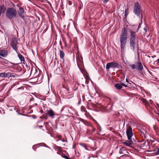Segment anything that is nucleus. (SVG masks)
I'll return each instance as SVG.
<instances>
[{"label":"nucleus","mask_w":159,"mask_h":159,"mask_svg":"<svg viewBox=\"0 0 159 159\" xmlns=\"http://www.w3.org/2000/svg\"><path fill=\"white\" fill-rule=\"evenodd\" d=\"M127 31L125 28L122 30L121 33L120 35V46L121 49V52L124 51V49L125 46L127 42Z\"/></svg>","instance_id":"obj_1"},{"label":"nucleus","mask_w":159,"mask_h":159,"mask_svg":"<svg viewBox=\"0 0 159 159\" xmlns=\"http://www.w3.org/2000/svg\"><path fill=\"white\" fill-rule=\"evenodd\" d=\"M17 14L16 9L12 7L8 8L6 13V17L10 19L15 18Z\"/></svg>","instance_id":"obj_2"},{"label":"nucleus","mask_w":159,"mask_h":159,"mask_svg":"<svg viewBox=\"0 0 159 159\" xmlns=\"http://www.w3.org/2000/svg\"><path fill=\"white\" fill-rule=\"evenodd\" d=\"M136 32L133 30L130 31V35L129 38V45L131 49L133 51L135 49V41L136 40Z\"/></svg>","instance_id":"obj_3"},{"label":"nucleus","mask_w":159,"mask_h":159,"mask_svg":"<svg viewBox=\"0 0 159 159\" xmlns=\"http://www.w3.org/2000/svg\"><path fill=\"white\" fill-rule=\"evenodd\" d=\"M141 9L140 6L138 2H136L134 5V13L137 16H140Z\"/></svg>","instance_id":"obj_4"},{"label":"nucleus","mask_w":159,"mask_h":159,"mask_svg":"<svg viewBox=\"0 0 159 159\" xmlns=\"http://www.w3.org/2000/svg\"><path fill=\"white\" fill-rule=\"evenodd\" d=\"M120 65L117 63L112 62L107 63L106 66V69L107 70H109L111 68H119Z\"/></svg>","instance_id":"obj_5"},{"label":"nucleus","mask_w":159,"mask_h":159,"mask_svg":"<svg viewBox=\"0 0 159 159\" xmlns=\"http://www.w3.org/2000/svg\"><path fill=\"white\" fill-rule=\"evenodd\" d=\"M127 152L126 150L124 148H121L120 149L119 151V153L121 154H124V155L121 156V157L122 158H123L124 159H128V158H129V155H126L125 154V153Z\"/></svg>","instance_id":"obj_6"},{"label":"nucleus","mask_w":159,"mask_h":159,"mask_svg":"<svg viewBox=\"0 0 159 159\" xmlns=\"http://www.w3.org/2000/svg\"><path fill=\"white\" fill-rule=\"evenodd\" d=\"M18 43L17 42V38H14L12 39V41L11 42V44L12 48L15 50L16 52L18 50L17 49V45Z\"/></svg>","instance_id":"obj_7"},{"label":"nucleus","mask_w":159,"mask_h":159,"mask_svg":"<svg viewBox=\"0 0 159 159\" xmlns=\"http://www.w3.org/2000/svg\"><path fill=\"white\" fill-rule=\"evenodd\" d=\"M126 134L129 140L132 139L131 137L133 136V134L132 131V129L130 127H128L126 129Z\"/></svg>","instance_id":"obj_8"},{"label":"nucleus","mask_w":159,"mask_h":159,"mask_svg":"<svg viewBox=\"0 0 159 159\" xmlns=\"http://www.w3.org/2000/svg\"><path fill=\"white\" fill-rule=\"evenodd\" d=\"M18 14L19 16L22 19L25 18V11L23 7H19V11H18Z\"/></svg>","instance_id":"obj_9"},{"label":"nucleus","mask_w":159,"mask_h":159,"mask_svg":"<svg viewBox=\"0 0 159 159\" xmlns=\"http://www.w3.org/2000/svg\"><path fill=\"white\" fill-rule=\"evenodd\" d=\"M47 114H48L52 118H54L55 115L54 111L52 109H50L47 112Z\"/></svg>","instance_id":"obj_10"},{"label":"nucleus","mask_w":159,"mask_h":159,"mask_svg":"<svg viewBox=\"0 0 159 159\" xmlns=\"http://www.w3.org/2000/svg\"><path fill=\"white\" fill-rule=\"evenodd\" d=\"M133 143V142L132 141V139H130V140H129V141L127 140V141L123 143V144L125 145L126 146H130Z\"/></svg>","instance_id":"obj_11"},{"label":"nucleus","mask_w":159,"mask_h":159,"mask_svg":"<svg viewBox=\"0 0 159 159\" xmlns=\"http://www.w3.org/2000/svg\"><path fill=\"white\" fill-rule=\"evenodd\" d=\"M137 68L139 70L141 71L143 69L142 64L140 62H137Z\"/></svg>","instance_id":"obj_12"},{"label":"nucleus","mask_w":159,"mask_h":159,"mask_svg":"<svg viewBox=\"0 0 159 159\" xmlns=\"http://www.w3.org/2000/svg\"><path fill=\"white\" fill-rule=\"evenodd\" d=\"M115 86L116 89L118 90L121 89L122 88L121 84H120L119 83H117L115 84Z\"/></svg>","instance_id":"obj_13"},{"label":"nucleus","mask_w":159,"mask_h":159,"mask_svg":"<svg viewBox=\"0 0 159 159\" xmlns=\"http://www.w3.org/2000/svg\"><path fill=\"white\" fill-rule=\"evenodd\" d=\"M64 52L61 50L60 51V56L61 58L63 59L64 56Z\"/></svg>","instance_id":"obj_14"},{"label":"nucleus","mask_w":159,"mask_h":159,"mask_svg":"<svg viewBox=\"0 0 159 159\" xmlns=\"http://www.w3.org/2000/svg\"><path fill=\"white\" fill-rule=\"evenodd\" d=\"M18 57L21 61H24L25 59L24 57L22 56V55L20 54V53L18 54Z\"/></svg>","instance_id":"obj_15"},{"label":"nucleus","mask_w":159,"mask_h":159,"mask_svg":"<svg viewBox=\"0 0 159 159\" xmlns=\"http://www.w3.org/2000/svg\"><path fill=\"white\" fill-rule=\"evenodd\" d=\"M36 71V70L35 68H34V69L32 68L30 72V75H34Z\"/></svg>","instance_id":"obj_16"},{"label":"nucleus","mask_w":159,"mask_h":159,"mask_svg":"<svg viewBox=\"0 0 159 159\" xmlns=\"http://www.w3.org/2000/svg\"><path fill=\"white\" fill-rule=\"evenodd\" d=\"M11 73L10 72L6 73V78H9L11 77Z\"/></svg>","instance_id":"obj_17"},{"label":"nucleus","mask_w":159,"mask_h":159,"mask_svg":"<svg viewBox=\"0 0 159 159\" xmlns=\"http://www.w3.org/2000/svg\"><path fill=\"white\" fill-rule=\"evenodd\" d=\"M0 77L2 78H6V73H0Z\"/></svg>","instance_id":"obj_18"},{"label":"nucleus","mask_w":159,"mask_h":159,"mask_svg":"<svg viewBox=\"0 0 159 159\" xmlns=\"http://www.w3.org/2000/svg\"><path fill=\"white\" fill-rule=\"evenodd\" d=\"M96 108L98 109V110H100L102 106L100 105H96L95 106Z\"/></svg>","instance_id":"obj_19"},{"label":"nucleus","mask_w":159,"mask_h":159,"mask_svg":"<svg viewBox=\"0 0 159 159\" xmlns=\"http://www.w3.org/2000/svg\"><path fill=\"white\" fill-rule=\"evenodd\" d=\"M154 151L156 155L159 154V148H157V149L155 150Z\"/></svg>","instance_id":"obj_20"},{"label":"nucleus","mask_w":159,"mask_h":159,"mask_svg":"<svg viewBox=\"0 0 159 159\" xmlns=\"http://www.w3.org/2000/svg\"><path fill=\"white\" fill-rule=\"evenodd\" d=\"M140 131L142 134L143 135H144L145 131L144 130V129H140Z\"/></svg>","instance_id":"obj_21"},{"label":"nucleus","mask_w":159,"mask_h":159,"mask_svg":"<svg viewBox=\"0 0 159 159\" xmlns=\"http://www.w3.org/2000/svg\"><path fill=\"white\" fill-rule=\"evenodd\" d=\"M129 66L133 69H134L136 68L135 65L134 64L130 65Z\"/></svg>","instance_id":"obj_22"},{"label":"nucleus","mask_w":159,"mask_h":159,"mask_svg":"<svg viewBox=\"0 0 159 159\" xmlns=\"http://www.w3.org/2000/svg\"><path fill=\"white\" fill-rule=\"evenodd\" d=\"M154 129L155 130L156 132H159V128L158 127L156 128L155 127H154Z\"/></svg>","instance_id":"obj_23"},{"label":"nucleus","mask_w":159,"mask_h":159,"mask_svg":"<svg viewBox=\"0 0 159 159\" xmlns=\"http://www.w3.org/2000/svg\"><path fill=\"white\" fill-rule=\"evenodd\" d=\"M144 104L145 105V106L146 107L147 106H148L149 105V103L147 101V102H145L144 103Z\"/></svg>","instance_id":"obj_24"},{"label":"nucleus","mask_w":159,"mask_h":159,"mask_svg":"<svg viewBox=\"0 0 159 159\" xmlns=\"http://www.w3.org/2000/svg\"><path fill=\"white\" fill-rule=\"evenodd\" d=\"M62 157L64 158H65V159H70L67 156H66V155H64V156H62Z\"/></svg>","instance_id":"obj_25"},{"label":"nucleus","mask_w":159,"mask_h":159,"mask_svg":"<svg viewBox=\"0 0 159 159\" xmlns=\"http://www.w3.org/2000/svg\"><path fill=\"white\" fill-rule=\"evenodd\" d=\"M62 86H63V88H65V89H66V90H67V92H68L69 93V89H68V88H66V87L64 86V84H63Z\"/></svg>","instance_id":"obj_26"},{"label":"nucleus","mask_w":159,"mask_h":159,"mask_svg":"<svg viewBox=\"0 0 159 159\" xmlns=\"http://www.w3.org/2000/svg\"><path fill=\"white\" fill-rule=\"evenodd\" d=\"M16 75H15L14 74L11 73V77H16Z\"/></svg>","instance_id":"obj_27"},{"label":"nucleus","mask_w":159,"mask_h":159,"mask_svg":"<svg viewBox=\"0 0 159 159\" xmlns=\"http://www.w3.org/2000/svg\"><path fill=\"white\" fill-rule=\"evenodd\" d=\"M142 102L144 103L145 102H147V100H146V99L143 98L142 99Z\"/></svg>","instance_id":"obj_28"},{"label":"nucleus","mask_w":159,"mask_h":159,"mask_svg":"<svg viewBox=\"0 0 159 159\" xmlns=\"http://www.w3.org/2000/svg\"><path fill=\"white\" fill-rule=\"evenodd\" d=\"M58 141H60V140L61 141V140L62 139H61V136H58ZM57 141H58V140Z\"/></svg>","instance_id":"obj_29"},{"label":"nucleus","mask_w":159,"mask_h":159,"mask_svg":"<svg viewBox=\"0 0 159 159\" xmlns=\"http://www.w3.org/2000/svg\"><path fill=\"white\" fill-rule=\"evenodd\" d=\"M140 25H139V26L138 27V29H137V30H136V32H138L139 30V28H140Z\"/></svg>","instance_id":"obj_30"},{"label":"nucleus","mask_w":159,"mask_h":159,"mask_svg":"<svg viewBox=\"0 0 159 159\" xmlns=\"http://www.w3.org/2000/svg\"><path fill=\"white\" fill-rule=\"evenodd\" d=\"M144 30L145 31V33H146L147 31V29L146 27H145L144 28Z\"/></svg>","instance_id":"obj_31"},{"label":"nucleus","mask_w":159,"mask_h":159,"mask_svg":"<svg viewBox=\"0 0 159 159\" xmlns=\"http://www.w3.org/2000/svg\"><path fill=\"white\" fill-rule=\"evenodd\" d=\"M121 84V85H122H122H123V86H125V87H127V86L126 84H124L122 83V84Z\"/></svg>","instance_id":"obj_32"},{"label":"nucleus","mask_w":159,"mask_h":159,"mask_svg":"<svg viewBox=\"0 0 159 159\" xmlns=\"http://www.w3.org/2000/svg\"><path fill=\"white\" fill-rule=\"evenodd\" d=\"M126 11H127V10H125V16H126L127 15V13H126Z\"/></svg>","instance_id":"obj_33"},{"label":"nucleus","mask_w":159,"mask_h":159,"mask_svg":"<svg viewBox=\"0 0 159 159\" xmlns=\"http://www.w3.org/2000/svg\"><path fill=\"white\" fill-rule=\"evenodd\" d=\"M61 141L63 142H66V140H65V139H61Z\"/></svg>","instance_id":"obj_34"},{"label":"nucleus","mask_w":159,"mask_h":159,"mask_svg":"<svg viewBox=\"0 0 159 159\" xmlns=\"http://www.w3.org/2000/svg\"><path fill=\"white\" fill-rule=\"evenodd\" d=\"M109 0H104V2L105 3L107 2Z\"/></svg>","instance_id":"obj_35"},{"label":"nucleus","mask_w":159,"mask_h":159,"mask_svg":"<svg viewBox=\"0 0 159 159\" xmlns=\"http://www.w3.org/2000/svg\"><path fill=\"white\" fill-rule=\"evenodd\" d=\"M69 5H71L72 4V3H71V2L70 1H69Z\"/></svg>","instance_id":"obj_36"},{"label":"nucleus","mask_w":159,"mask_h":159,"mask_svg":"<svg viewBox=\"0 0 159 159\" xmlns=\"http://www.w3.org/2000/svg\"><path fill=\"white\" fill-rule=\"evenodd\" d=\"M126 81L127 82H129V81H128V79L127 78L126 79Z\"/></svg>","instance_id":"obj_37"},{"label":"nucleus","mask_w":159,"mask_h":159,"mask_svg":"<svg viewBox=\"0 0 159 159\" xmlns=\"http://www.w3.org/2000/svg\"><path fill=\"white\" fill-rule=\"evenodd\" d=\"M150 103H152V100H150Z\"/></svg>","instance_id":"obj_38"},{"label":"nucleus","mask_w":159,"mask_h":159,"mask_svg":"<svg viewBox=\"0 0 159 159\" xmlns=\"http://www.w3.org/2000/svg\"><path fill=\"white\" fill-rule=\"evenodd\" d=\"M157 61L158 63H159V58L157 60Z\"/></svg>","instance_id":"obj_39"}]
</instances>
